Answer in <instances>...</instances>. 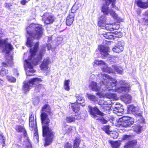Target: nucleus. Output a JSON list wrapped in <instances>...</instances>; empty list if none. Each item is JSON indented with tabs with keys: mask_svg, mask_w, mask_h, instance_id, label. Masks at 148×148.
<instances>
[{
	"mask_svg": "<svg viewBox=\"0 0 148 148\" xmlns=\"http://www.w3.org/2000/svg\"><path fill=\"white\" fill-rule=\"evenodd\" d=\"M26 37L27 38L26 45L30 48V55L28 60H26L24 62V66L25 69L28 68L29 70L26 71V74L27 76L33 75L30 73H34L35 70L33 69V66L40 62L45 51L44 48L40 50L36 54L39 43L36 42L34 45L32 39H39L42 36L43 33L42 28L41 26L38 24H32L27 28Z\"/></svg>",
	"mask_w": 148,
	"mask_h": 148,
	"instance_id": "obj_1",
	"label": "nucleus"
},
{
	"mask_svg": "<svg viewBox=\"0 0 148 148\" xmlns=\"http://www.w3.org/2000/svg\"><path fill=\"white\" fill-rule=\"evenodd\" d=\"M40 115L41 120L42 123V135L43 137H45L44 145H49L52 142L54 137V133L51 130L49 127V123L50 120L49 119L47 114L45 112L47 113L49 115H51L52 112L48 104L44 105L42 108Z\"/></svg>",
	"mask_w": 148,
	"mask_h": 148,
	"instance_id": "obj_2",
	"label": "nucleus"
},
{
	"mask_svg": "<svg viewBox=\"0 0 148 148\" xmlns=\"http://www.w3.org/2000/svg\"><path fill=\"white\" fill-rule=\"evenodd\" d=\"M98 77L101 80L99 82L101 87L97 86L95 82L92 81L89 86L90 89L97 91H101V89L104 91H109L113 90L111 89L112 88L111 82H108V81H111L115 86L117 82L115 79L112 78L108 75L102 73L99 74Z\"/></svg>",
	"mask_w": 148,
	"mask_h": 148,
	"instance_id": "obj_3",
	"label": "nucleus"
},
{
	"mask_svg": "<svg viewBox=\"0 0 148 148\" xmlns=\"http://www.w3.org/2000/svg\"><path fill=\"white\" fill-rule=\"evenodd\" d=\"M115 0H105V4L103 5L101 8V11L105 15H108L110 14L114 19L117 18V15L111 9H109L108 6L111 3L112 8H114L116 10H119L118 7L115 5Z\"/></svg>",
	"mask_w": 148,
	"mask_h": 148,
	"instance_id": "obj_4",
	"label": "nucleus"
},
{
	"mask_svg": "<svg viewBox=\"0 0 148 148\" xmlns=\"http://www.w3.org/2000/svg\"><path fill=\"white\" fill-rule=\"evenodd\" d=\"M134 123L133 119L127 116H123L119 119L117 126L120 128V130H123L122 128H126L130 127Z\"/></svg>",
	"mask_w": 148,
	"mask_h": 148,
	"instance_id": "obj_5",
	"label": "nucleus"
},
{
	"mask_svg": "<svg viewBox=\"0 0 148 148\" xmlns=\"http://www.w3.org/2000/svg\"><path fill=\"white\" fill-rule=\"evenodd\" d=\"M117 81L116 79H115ZM110 81H109L108 82H110ZM112 86V88H111V89H113V90H111V91H114V89L113 88V87L114 86H115L117 84V82H116V84L114 86L112 82L111 81H110ZM119 84L120 85H122V86H121V87L118 88H117L114 89L115 92H116L119 93H123L125 92H128L130 90V86L129 84L126 83L125 81L123 80H120L119 81Z\"/></svg>",
	"mask_w": 148,
	"mask_h": 148,
	"instance_id": "obj_6",
	"label": "nucleus"
},
{
	"mask_svg": "<svg viewBox=\"0 0 148 148\" xmlns=\"http://www.w3.org/2000/svg\"><path fill=\"white\" fill-rule=\"evenodd\" d=\"M118 99L116 95L115 94H110L109 97H103L101 98L99 101L98 103L99 105L103 106L106 105H111L113 104L114 100Z\"/></svg>",
	"mask_w": 148,
	"mask_h": 148,
	"instance_id": "obj_7",
	"label": "nucleus"
},
{
	"mask_svg": "<svg viewBox=\"0 0 148 148\" xmlns=\"http://www.w3.org/2000/svg\"><path fill=\"white\" fill-rule=\"evenodd\" d=\"M128 110L129 111H131L135 116L136 118V119L138 121V123H144L145 119L143 118L141 112L139 108L131 105L128 107Z\"/></svg>",
	"mask_w": 148,
	"mask_h": 148,
	"instance_id": "obj_8",
	"label": "nucleus"
},
{
	"mask_svg": "<svg viewBox=\"0 0 148 148\" xmlns=\"http://www.w3.org/2000/svg\"><path fill=\"white\" fill-rule=\"evenodd\" d=\"M42 81L41 79L40 78H34L30 79L27 82H24L23 86V91L25 92L29 91L33 85L37 84Z\"/></svg>",
	"mask_w": 148,
	"mask_h": 148,
	"instance_id": "obj_9",
	"label": "nucleus"
},
{
	"mask_svg": "<svg viewBox=\"0 0 148 148\" xmlns=\"http://www.w3.org/2000/svg\"><path fill=\"white\" fill-rule=\"evenodd\" d=\"M6 58L7 60V63H3V66L0 67V74L1 75H4L8 73V70L4 68L5 67L8 66V65L9 66H11L13 64V58L12 56L6 55Z\"/></svg>",
	"mask_w": 148,
	"mask_h": 148,
	"instance_id": "obj_10",
	"label": "nucleus"
},
{
	"mask_svg": "<svg viewBox=\"0 0 148 148\" xmlns=\"http://www.w3.org/2000/svg\"><path fill=\"white\" fill-rule=\"evenodd\" d=\"M12 49L11 45L10 44H7L6 40H0V51L5 52L7 53V55H8Z\"/></svg>",
	"mask_w": 148,
	"mask_h": 148,
	"instance_id": "obj_11",
	"label": "nucleus"
},
{
	"mask_svg": "<svg viewBox=\"0 0 148 148\" xmlns=\"http://www.w3.org/2000/svg\"><path fill=\"white\" fill-rule=\"evenodd\" d=\"M94 63L96 65H101L102 70L104 72L110 73L113 71L112 68L108 67L107 64L102 60H95Z\"/></svg>",
	"mask_w": 148,
	"mask_h": 148,
	"instance_id": "obj_12",
	"label": "nucleus"
},
{
	"mask_svg": "<svg viewBox=\"0 0 148 148\" xmlns=\"http://www.w3.org/2000/svg\"><path fill=\"white\" fill-rule=\"evenodd\" d=\"M88 111L92 117L95 118L97 116V114L103 116V113L101 112L97 107L96 106L94 107L89 106H88Z\"/></svg>",
	"mask_w": 148,
	"mask_h": 148,
	"instance_id": "obj_13",
	"label": "nucleus"
},
{
	"mask_svg": "<svg viewBox=\"0 0 148 148\" xmlns=\"http://www.w3.org/2000/svg\"><path fill=\"white\" fill-rule=\"evenodd\" d=\"M49 14L45 13L44 16H46V17H44L42 18L44 23L46 24H49L52 23L55 19V18L53 16L51 15H48Z\"/></svg>",
	"mask_w": 148,
	"mask_h": 148,
	"instance_id": "obj_14",
	"label": "nucleus"
},
{
	"mask_svg": "<svg viewBox=\"0 0 148 148\" xmlns=\"http://www.w3.org/2000/svg\"><path fill=\"white\" fill-rule=\"evenodd\" d=\"M124 45V43L123 41H119L116 45L113 48V51L117 53L121 52L123 50Z\"/></svg>",
	"mask_w": 148,
	"mask_h": 148,
	"instance_id": "obj_15",
	"label": "nucleus"
},
{
	"mask_svg": "<svg viewBox=\"0 0 148 148\" xmlns=\"http://www.w3.org/2000/svg\"><path fill=\"white\" fill-rule=\"evenodd\" d=\"M99 51L101 54L105 57L111 58V55L108 53L109 48L107 47H105L103 46H100Z\"/></svg>",
	"mask_w": 148,
	"mask_h": 148,
	"instance_id": "obj_16",
	"label": "nucleus"
},
{
	"mask_svg": "<svg viewBox=\"0 0 148 148\" xmlns=\"http://www.w3.org/2000/svg\"><path fill=\"white\" fill-rule=\"evenodd\" d=\"M112 108L114 112L117 114H122L124 111L122 105L119 103H116L114 106H112Z\"/></svg>",
	"mask_w": 148,
	"mask_h": 148,
	"instance_id": "obj_17",
	"label": "nucleus"
},
{
	"mask_svg": "<svg viewBox=\"0 0 148 148\" xmlns=\"http://www.w3.org/2000/svg\"><path fill=\"white\" fill-rule=\"evenodd\" d=\"M51 62V61L49 58L47 57L45 58L40 65L41 70L44 71L47 70L48 68V65L50 64Z\"/></svg>",
	"mask_w": 148,
	"mask_h": 148,
	"instance_id": "obj_18",
	"label": "nucleus"
},
{
	"mask_svg": "<svg viewBox=\"0 0 148 148\" xmlns=\"http://www.w3.org/2000/svg\"><path fill=\"white\" fill-rule=\"evenodd\" d=\"M75 16V14L72 13H69L66 18V23L67 25L70 26L72 24L74 21Z\"/></svg>",
	"mask_w": 148,
	"mask_h": 148,
	"instance_id": "obj_19",
	"label": "nucleus"
},
{
	"mask_svg": "<svg viewBox=\"0 0 148 148\" xmlns=\"http://www.w3.org/2000/svg\"><path fill=\"white\" fill-rule=\"evenodd\" d=\"M121 99L126 104L130 103L132 101V97L128 94H125L121 97Z\"/></svg>",
	"mask_w": 148,
	"mask_h": 148,
	"instance_id": "obj_20",
	"label": "nucleus"
},
{
	"mask_svg": "<svg viewBox=\"0 0 148 148\" xmlns=\"http://www.w3.org/2000/svg\"><path fill=\"white\" fill-rule=\"evenodd\" d=\"M76 97L77 99V103L80 104V106H82L85 105V103L84 102V100L82 95L76 94Z\"/></svg>",
	"mask_w": 148,
	"mask_h": 148,
	"instance_id": "obj_21",
	"label": "nucleus"
},
{
	"mask_svg": "<svg viewBox=\"0 0 148 148\" xmlns=\"http://www.w3.org/2000/svg\"><path fill=\"white\" fill-rule=\"evenodd\" d=\"M136 1L137 5L139 7L145 9L148 8V1L144 2L141 0H138Z\"/></svg>",
	"mask_w": 148,
	"mask_h": 148,
	"instance_id": "obj_22",
	"label": "nucleus"
},
{
	"mask_svg": "<svg viewBox=\"0 0 148 148\" xmlns=\"http://www.w3.org/2000/svg\"><path fill=\"white\" fill-rule=\"evenodd\" d=\"M143 125L139 124H136L133 127V129L134 132L137 134L140 133L143 130Z\"/></svg>",
	"mask_w": 148,
	"mask_h": 148,
	"instance_id": "obj_23",
	"label": "nucleus"
},
{
	"mask_svg": "<svg viewBox=\"0 0 148 148\" xmlns=\"http://www.w3.org/2000/svg\"><path fill=\"white\" fill-rule=\"evenodd\" d=\"M106 17L102 16L100 17L98 22V25L99 27H104L106 25Z\"/></svg>",
	"mask_w": 148,
	"mask_h": 148,
	"instance_id": "obj_24",
	"label": "nucleus"
},
{
	"mask_svg": "<svg viewBox=\"0 0 148 148\" xmlns=\"http://www.w3.org/2000/svg\"><path fill=\"white\" fill-rule=\"evenodd\" d=\"M137 142L135 140H133L127 143L124 146V148H134L136 145Z\"/></svg>",
	"mask_w": 148,
	"mask_h": 148,
	"instance_id": "obj_25",
	"label": "nucleus"
},
{
	"mask_svg": "<svg viewBox=\"0 0 148 148\" xmlns=\"http://www.w3.org/2000/svg\"><path fill=\"white\" fill-rule=\"evenodd\" d=\"M112 67L114 69H112L113 71L112 73H113L114 71L116 72L119 74H122L123 73V70L122 68L116 65H113L112 66Z\"/></svg>",
	"mask_w": 148,
	"mask_h": 148,
	"instance_id": "obj_26",
	"label": "nucleus"
},
{
	"mask_svg": "<svg viewBox=\"0 0 148 148\" xmlns=\"http://www.w3.org/2000/svg\"><path fill=\"white\" fill-rule=\"evenodd\" d=\"M80 105V104L77 103H72L71 106L73 110L76 113L79 110Z\"/></svg>",
	"mask_w": 148,
	"mask_h": 148,
	"instance_id": "obj_27",
	"label": "nucleus"
},
{
	"mask_svg": "<svg viewBox=\"0 0 148 148\" xmlns=\"http://www.w3.org/2000/svg\"><path fill=\"white\" fill-rule=\"evenodd\" d=\"M87 96L88 98L91 101L94 102H98V101L99 100L97 97L94 95L87 93Z\"/></svg>",
	"mask_w": 148,
	"mask_h": 148,
	"instance_id": "obj_28",
	"label": "nucleus"
},
{
	"mask_svg": "<svg viewBox=\"0 0 148 148\" xmlns=\"http://www.w3.org/2000/svg\"><path fill=\"white\" fill-rule=\"evenodd\" d=\"M111 105H106L101 106L100 109L101 110L105 112H108L110 110L111 106Z\"/></svg>",
	"mask_w": 148,
	"mask_h": 148,
	"instance_id": "obj_29",
	"label": "nucleus"
},
{
	"mask_svg": "<svg viewBox=\"0 0 148 148\" xmlns=\"http://www.w3.org/2000/svg\"><path fill=\"white\" fill-rule=\"evenodd\" d=\"M70 81L69 79L65 80L64 82V89L67 91L69 90L70 89L69 86Z\"/></svg>",
	"mask_w": 148,
	"mask_h": 148,
	"instance_id": "obj_30",
	"label": "nucleus"
},
{
	"mask_svg": "<svg viewBox=\"0 0 148 148\" xmlns=\"http://www.w3.org/2000/svg\"><path fill=\"white\" fill-rule=\"evenodd\" d=\"M5 138L3 135V134L2 133H0V143L2 144L3 147L6 146V144L5 143Z\"/></svg>",
	"mask_w": 148,
	"mask_h": 148,
	"instance_id": "obj_31",
	"label": "nucleus"
},
{
	"mask_svg": "<svg viewBox=\"0 0 148 148\" xmlns=\"http://www.w3.org/2000/svg\"><path fill=\"white\" fill-rule=\"evenodd\" d=\"M62 130L66 133H69L71 132L72 129L71 126L67 125L66 124L64 125L62 127Z\"/></svg>",
	"mask_w": 148,
	"mask_h": 148,
	"instance_id": "obj_32",
	"label": "nucleus"
},
{
	"mask_svg": "<svg viewBox=\"0 0 148 148\" xmlns=\"http://www.w3.org/2000/svg\"><path fill=\"white\" fill-rule=\"evenodd\" d=\"M79 8V6L77 4H75L72 7L71 12L69 13H72L75 14L76 12V11Z\"/></svg>",
	"mask_w": 148,
	"mask_h": 148,
	"instance_id": "obj_33",
	"label": "nucleus"
},
{
	"mask_svg": "<svg viewBox=\"0 0 148 148\" xmlns=\"http://www.w3.org/2000/svg\"><path fill=\"white\" fill-rule=\"evenodd\" d=\"M104 27L106 30L110 31H112L114 29V26L110 24L105 25Z\"/></svg>",
	"mask_w": 148,
	"mask_h": 148,
	"instance_id": "obj_34",
	"label": "nucleus"
},
{
	"mask_svg": "<svg viewBox=\"0 0 148 148\" xmlns=\"http://www.w3.org/2000/svg\"><path fill=\"white\" fill-rule=\"evenodd\" d=\"M110 126L109 125H105L103 127L101 128V129L104 131L108 134H109L111 132L109 129Z\"/></svg>",
	"mask_w": 148,
	"mask_h": 148,
	"instance_id": "obj_35",
	"label": "nucleus"
},
{
	"mask_svg": "<svg viewBox=\"0 0 148 148\" xmlns=\"http://www.w3.org/2000/svg\"><path fill=\"white\" fill-rule=\"evenodd\" d=\"M112 147L114 148H116L119 147L120 145L119 141H112L111 142Z\"/></svg>",
	"mask_w": 148,
	"mask_h": 148,
	"instance_id": "obj_36",
	"label": "nucleus"
},
{
	"mask_svg": "<svg viewBox=\"0 0 148 148\" xmlns=\"http://www.w3.org/2000/svg\"><path fill=\"white\" fill-rule=\"evenodd\" d=\"M29 126L31 130H33V129H36V121L35 123L34 121L29 122Z\"/></svg>",
	"mask_w": 148,
	"mask_h": 148,
	"instance_id": "obj_37",
	"label": "nucleus"
},
{
	"mask_svg": "<svg viewBox=\"0 0 148 148\" xmlns=\"http://www.w3.org/2000/svg\"><path fill=\"white\" fill-rule=\"evenodd\" d=\"M16 131L18 132H22L25 130V128L23 126L21 125H16L15 127Z\"/></svg>",
	"mask_w": 148,
	"mask_h": 148,
	"instance_id": "obj_38",
	"label": "nucleus"
},
{
	"mask_svg": "<svg viewBox=\"0 0 148 148\" xmlns=\"http://www.w3.org/2000/svg\"><path fill=\"white\" fill-rule=\"evenodd\" d=\"M74 119L73 115H72L71 116L67 117L66 119V120L67 122L71 123L75 121Z\"/></svg>",
	"mask_w": 148,
	"mask_h": 148,
	"instance_id": "obj_39",
	"label": "nucleus"
},
{
	"mask_svg": "<svg viewBox=\"0 0 148 148\" xmlns=\"http://www.w3.org/2000/svg\"><path fill=\"white\" fill-rule=\"evenodd\" d=\"M80 142L79 140L76 138L74 140L73 148H78Z\"/></svg>",
	"mask_w": 148,
	"mask_h": 148,
	"instance_id": "obj_40",
	"label": "nucleus"
},
{
	"mask_svg": "<svg viewBox=\"0 0 148 148\" xmlns=\"http://www.w3.org/2000/svg\"><path fill=\"white\" fill-rule=\"evenodd\" d=\"M113 34V37H115L116 38H120L122 36V34L120 32H118L116 31L114 32Z\"/></svg>",
	"mask_w": 148,
	"mask_h": 148,
	"instance_id": "obj_41",
	"label": "nucleus"
},
{
	"mask_svg": "<svg viewBox=\"0 0 148 148\" xmlns=\"http://www.w3.org/2000/svg\"><path fill=\"white\" fill-rule=\"evenodd\" d=\"M110 33L107 32V33L103 34V36L106 39H111L113 38V36L112 35H110Z\"/></svg>",
	"mask_w": 148,
	"mask_h": 148,
	"instance_id": "obj_42",
	"label": "nucleus"
},
{
	"mask_svg": "<svg viewBox=\"0 0 148 148\" xmlns=\"http://www.w3.org/2000/svg\"><path fill=\"white\" fill-rule=\"evenodd\" d=\"M7 79L10 82H14L16 81V79L14 77L11 76H8Z\"/></svg>",
	"mask_w": 148,
	"mask_h": 148,
	"instance_id": "obj_43",
	"label": "nucleus"
},
{
	"mask_svg": "<svg viewBox=\"0 0 148 148\" xmlns=\"http://www.w3.org/2000/svg\"><path fill=\"white\" fill-rule=\"evenodd\" d=\"M73 117H74V121L76 120H79L81 119V116L80 114H77L75 115H73Z\"/></svg>",
	"mask_w": 148,
	"mask_h": 148,
	"instance_id": "obj_44",
	"label": "nucleus"
},
{
	"mask_svg": "<svg viewBox=\"0 0 148 148\" xmlns=\"http://www.w3.org/2000/svg\"><path fill=\"white\" fill-rule=\"evenodd\" d=\"M99 119L100 122L102 124H106L107 122V121L103 117L101 118L100 119Z\"/></svg>",
	"mask_w": 148,
	"mask_h": 148,
	"instance_id": "obj_45",
	"label": "nucleus"
},
{
	"mask_svg": "<svg viewBox=\"0 0 148 148\" xmlns=\"http://www.w3.org/2000/svg\"><path fill=\"white\" fill-rule=\"evenodd\" d=\"M131 137V136L130 135H124L123 136V139L124 140H127L129 139Z\"/></svg>",
	"mask_w": 148,
	"mask_h": 148,
	"instance_id": "obj_46",
	"label": "nucleus"
},
{
	"mask_svg": "<svg viewBox=\"0 0 148 148\" xmlns=\"http://www.w3.org/2000/svg\"><path fill=\"white\" fill-rule=\"evenodd\" d=\"M64 148H71V145L69 143H67L64 145Z\"/></svg>",
	"mask_w": 148,
	"mask_h": 148,
	"instance_id": "obj_47",
	"label": "nucleus"
},
{
	"mask_svg": "<svg viewBox=\"0 0 148 148\" xmlns=\"http://www.w3.org/2000/svg\"><path fill=\"white\" fill-rule=\"evenodd\" d=\"M34 121V117L33 114H31L29 117V122Z\"/></svg>",
	"mask_w": 148,
	"mask_h": 148,
	"instance_id": "obj_48",
	"label": "nucleus"
},
{
	"mask_svg": "<svg viewBox=\"0 0 148 148\" xmlns=\"http://www.w3.org/2000/svg\"><path fill=\"white\" fill-rule=\"evenodd\" d=\"M30 0H22L21 2V4L23 5H25L26 3L28 2Z\"/></svg>",
	"mask_w": 148,
	"mask_h": 148,
	"instance_id": "obj_49",
	"label": "nucleus"
},
{
	"mask_svg": "<svg viewBox=\"0 0 148 148\" xmlns=\"http://www.w3.org/2000/svg\"><path fill=\"white\" fill-rule=\"evenodd\" d=\"M52 37L51 36H49L48 37V39L47 40V43H51L52 42Z\"/></svg>",
	"mask_w": 148,
	"mask_h": 148,
	"instance_id": "obj_50",
	"label": "nucleus"
},
{
	"mask_svg": "<svg viewBox=\"0 0 148 148\" xmlns=\"http://www.w3.org/2000/svg\"><path fill=\"white\" fill-rule=\"evenodd\" d=\"M34 138L36 139L37 140H38L39 137L38 136V133L37 132H36L34 134Z\"/></svg>",
	"mask_w": 148,
	"mask_h": 148,
	"instance_id": "obj_51",
	"label": "nucleus"
},
{
	"mask_svg": "<svg viewBox=\"0 0 148 148\" xmlns=\"http://www.w3.org/2000/svg\"><path fill=\"white\" fill-rule=\"evenodd\" d=\"M14 73V74L15 75H16L17 76H18V71L16 69H14L13 70Z\"/></svg>",
	"mask_w": 148,
	"mask_h": 148,
	"instance_id": "obj_52",
	"label": "nucleus"
},
{
	"mask_svg": "<svg viewBox=\"0 0 148 148\" xmlns=\"http://www.w3.org/2000/svg\"><path fill=\"white\" fill-rule=\"evenodd\" d=\"M47 47L48 50H50L51 49V43H48V44L47 45Z\"/></svg>",
	"mask_w": 148,
	"mask_h": 148,
	"instance_id": "obj_53",
	"label": "nucleus"
},
{
	"mask_svg": "<svg viewBox=\"0 0 148 148\" xmlns=\"http://www.w3.org/2000/svg\"><path fill=\"white\" fill-rule=\"evenodd\" d=\"M26 148H32L31 144L29 142L27 143Z\"/></svg>",
	"mask_w": 148,
	"mask_h": 148,
	"instance_id": "obj_54",
	"label": "nucleus"
},
{
	"mask_svg": "<svg viewBox=\"0 0 148 148\" xmlns=\"http://www.w3.org/2000/svg\"><path fill=\"white\" fill-rule=\"evenodd\" d=\"M4 83L3 80L0 78V86L2 85Z\"/></svg>",
	"mask_w": 148,
	"mask_h": 148,
	"instance_id": "obj_55",
	"label": "nucleus"
},
{
	"mask_svg": "<svg viewBox=\"0 0 148 148\" xmlns=\"http://www.w3.org/2000/svg\"><path fill=\"white\" fill-rule=\"evenodd\" d=\"M22 132H23L24 135L26 136V135H27V132L25 129V130L23 131Z\"/></svg>",
	"mask_w": 148,
	"mask_h": 148,
	"instance_id": "obj_56",
	"label": "nucleus"
},
{
	"mask_svg": "<svg viewBox=\"0 0 148 148\" xmlns=\"http://www.w3.org/2000/svg\"><path fill=\"white\" fill-rule=\"evenodd\" d=\"M3 34L2 31V29H0V37H2V35Z\"/></svg>",
	"mask_w": 148,
	"mask_h": 148,
	"instance_id": "obj_57",
	"label": "nucleus"
},
{
	"mask_svg": "<svg viewBox=\"0 0 148 148\" xmlns=\"http://www.w3.org/2000/svg\"><path fill=\"white\" fill-rule=\"evenodd\" d=\"M145 15L148 17V10L145 12Z\"/></svg>",
	"mask_w": 148,
	"mask_h": 148,
	"instance_id": "obj_58",
	"label": "nucleus"
},
{
	"mask_svg": "<svg viewBox=\"0 0 148 148\" xmlns=\"http://www.w3.org/2000/svg\"><path fill=\"white\" fill-rule=\"evenodd\" d=\"M9 4H8V3H5V4H4L5 6V7H7V8H8V7H9Z\"/></svg>",
	"mask_w": 148,
	"mask_h": 148,
	"instance_id": "obj_59",
	"label": "nucleus"
},
{
	"mask_svg": "<svg viewBox=\"0 0 148 148\" xmlns=\"http://www.w3.org/2000/svg\"><path fill=\"white\" fill-rule=\"evenodd\" d=\"M134 148H140L136 146V147H134Z\"/></svg>",
	"mask_w": 148,
	"mask_h": 148,
	"instance_id": "obj_60",
	"label": "nucleus"
},
{
	"mask_svg": "<svg viewBox=\"0 0 148 148\" xmlns=\"http://www.w3.org/2000/svg\"><path fill=\"white\" fill-rule=\"evenodd\" d=\"M117 137V135H116V136H115L114 137H113L114 138H116Z\"/></svg>",
	"mask_w": 148,
	"mask_h": 148,
	"instance_id": "obj_61",
	"label": "nucleus"
},
{
	"mask_svg": "<svg viewBox=\"0 0 148 148\" xmlns=\"http://www.w3.org/2000/svg\"><path fill=\"white\" fill-rule=\"evenodd\" d=\"M114 132V133H116V134H118V133H117V132Z\"/></svg>",
	"mask_w": 148,
	"mask_h": 148,
	"instance_id": "obj_62",
	"label": "nucleus"
},
{
	"mask_svg": "<svg viewBox=\"0 0 148 148\" xmlns=\"http://www.w3.org/2000/svg\"><path fill=\"white\" fill-rule=\"evenodd\" d=\"M146 21H147V22L148 21V20H146Z\"/></svg>",
	"mask_w": 148,
	"mask_h": 148,
	"instance_id": "obj_63",
	"label": "nucleus"
},
{
	"mask_svg": "<svg viewBox=\"0 0 148 148\" xmlns=\"http://www.w3.org/2000/svg\"><path fill=\"white\" fill-rule=\"evenodd\" d=\"M97 95H98V94H99V93H97Z\"/></svg>",
	"mask_w": 148,
	"mask_h": 148,
	"instance_id": "obj_64",
	"label": "nucleus"
}]
</instances>
